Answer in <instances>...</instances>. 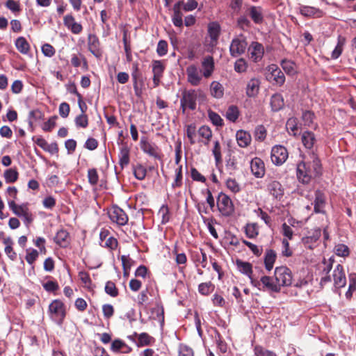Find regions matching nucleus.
Listing matches in <instances>:
<instances>
[{"mask_svg":"<svg viewBox=\"0 0 356 356\" xmlns=\"http://www.w3.org/2000/svg\"><path fill=\"white\" fill-rule=\"evenodd\" d=\"M333 262L334 260L332 259L328 260L323 259L322 263L318 264L319 275L321 276L320 285L323 286L327 283H330L332 277L334 289H339L346 286V277L343 266L341 264H337L333 270L332 275L330 274L332 268Z\"/></svg>","mask_w":356,"mask_h":356,"instance_id":"nucleus-1","label":"nucleus"},{"mask_svg":"<svg viewBox=\"0 0 356 356\" xmlns=\"http://www.w3.org/2000/svg\"><path fill=\"white\" fill-rule=\"evenodd\" d=\"M321 173V161L313 150L307 161H302L297 165V177L304 184H309L312 178Z\"/></svg>","mask_w":356,"mask_h":356,"instance_id":"nucleus-2","label":"nucleus"},{"mask_svg":"<svg viewBox=\"0 0 356 356\" xmlns=\"http://www.w3.org/2000/svg\"><path fill=\"white\" fill-rule=\"evenodd\" d=\"M48 312L51 321L59 326L63 325L66 316V309L61 300H53L49 305Z\"/></svg>","mask_w":356,"mask_h":356,"instance_id":"nucleus-3","label":"nucleus"},{"mask_svg":"<svg viewBox=\"0 0 356 356\" xmlns=\"http://www.w3.org/2000/svg\"><path fill=\"white\" fill-rule=\"evenodd\" d=\"M203 96V93L200 90H196L191 89L184 90L182 92L181 98L180 99V106L182 113L184 114L187 108L194 111L196 109V101L197 97Z\"/></svg>","mask_w":356,"mask_h":356,"instance_id":"nucleus-4","label":"nucleus"},{"mask_svg":"<svg viewBox=\"0 0 356 356\" xmlns=\"http://www.w3.org/2000/svg\"><path fill=\"white\" fill-rule=\"evenodd\" d=\"M218 211L224 216H230L234 211V207L230 197L223 193H220L217 197Z\"/></svg>","mask_w":356,"mask_h":356,"instance_id":"nucleus-5","label":"nucleus"},{"mask_svg":"<svg viewBox=\"0 0 356 356\" xmlns=\"http://www.w3.org/2000/svg\"><path fill=\"white\" fill-rule=\"evenodd\" d=\"M275 278L280 289L281 286H288L292 284V273L286 266L277 267L275 270Z\"/></svg>","mask_w":356,"mask_h":356,"instance_id":"nucleus-6","label":"nucleus"},{"mask_svg":"<svg viewBox=\"0 0 356 356\" xmlns=\"http://www.w3.org/2000/svg\"><path fill=\"white\" fill-rule=\"evenodd\" d=\"M266 79L277 84L280 86H282L285 82V76L282 70L274 64L270 65L266 68Z\"/></svg>","mask_w":356,"mask_h":356,"instance_id":"nucleus-7","label":"nucleus"},{"mask_svg":"<svg viewBox=\"0 0 356 356\" xmlns=\"http://www.w3.org/2000/svg\"><path fill=\"white\" fill-rule=\"evenodd\" d=\"M247 45L248 43L243 35L234 38L229 47L231 56L233 57H238L244 54L247 48Z\"/></svg>","mask_w":356,"mask_h":356,"instance_id":"nucleus-8","label":"nucleus"},{"mask_svg":"<svg viewBox=\"0 0 356 356\" xmlns=\"http://www.w3.org/2000/svg\"><path fill=\"white\" fill-rule=\"evenodd\" d=\"M289 153L286 147L282 145H275L271 149L270 158L272 162L276 165H282L287 159Z\"/></svg>","mask_w":356,"mask_h":356,"instance_id":"nucleus-9","label":"nucleus"},{"mask_svg":"<svg viewBox=\"0 0 356 356\" xmlns=\"http://www.w3.org/2000/svg\"><path fill=\"white\" fill-rule=\"evenodd\" d=\"M108 216L111 221L118 225H125L128 222V216L119 207L113 206L108 211Z\"/></svg>","mask_w":356,"mask_h":356,"instance_id":"nucleus-10","label":"nucleus"},{"mask_svg":"<svg viewBox=\"0 0 356 356\" xmlns=\"http://www.w3.org/2000/svg\"><path fill=\"white\" fill-rule=\"evenodd\" d=\"M141 149L150 156L161 159L160 149L154 143L149 142L146 137H142L140 141Z\"/></svg>","mask_w":356,"mask_h":356,"instance_id":"nucleus-11","label":"nucleus"},{"mask_svg":"<svg viewBox=\"0 0 356 356\" xmlns=\"http://www.w3.org/2000/svg\"><path fill=\"white\" fill-rule=\"evenodd\" d=\"M187 81L193 86H198L202 80L201 72L195 65H191L186 68Z\"/></svg>","mask_w":356,"mask_h":356,"instance_id":"nucleus-12","label":"nucleus"},{"mask_svg":"<svg viewBox=\"0 0 356 356\" xmlns=\"http://www.w3.org/2000/svg\"><path fill=\"white\" fill-rule=\"evenodd\" d=\"M299 13L305 17L321 18L325 15V12L318 8L309 6H300Z\"/></svg>","mask_w":356,"mask_h":356,"instance_id":"nucleus-13","label":"nucleus"},{"mask_svg":"<svg viewBox=\"0 0 356 356\" xmlns=\"http://www.w3.org/2000/svg\"><path fill=\"white\" fill-rule=\"evenodd\" d=\"M261 81L257 78H252L247 83L245 95L250 98L256 97L260 90Z\"/></svg>","mask_w":356,"mask_h":356,"instance_id":"nucleus-14","label":"nucleus"},{"mask_svg":"<svg viewBox=\"0 0 356 356\" xmlns=\"http://www.w3.org/2000/svg\"><path fill=\"white\" fill-rule=\"evenodd\" d=\"M248 51L251 59L255 63L261 60L264 54L263 45L258 42H252L248 48Z\"/></svg>","mask_w":356,"mask_h":356,"instance_id":"nucleus-15","label":"nucleus"},{"mask_svg":"<svg viewBox=\"0 0 356 356\" xmlns=\"http://www.w3.org/2000/svg\"><path fill=\"white\" fill-rule=\"evenodd\" d=\"M88 45L89 51L97 58L102 56L100 42L97 35L89 34L88 37Z\"/></svg>","mask_w":356,"mask_h":356,"instance_id":"nucleus-16","label":"nucleus"},{"mask_svg":"<svg viewBox=\"0 0 356 356\" xmlns=\"http://www.w3.org/2000/svg\"><path fill=\"white\" fill-rule=\"evenodd\" d=\"M250 168L252 174L257 178H261L265 174V165L264 161L258 157L252 159Z\"/></svg>","mask_w":356,"mask_h":356,"instance_id":"nucleus-17","label":"nucleus"},{"mask_svg":"<svg viewBox=\"0 0 356 356\" xmlns=\"http://www.w3.org/2000/svg\"><path fill=\"white\" fill-rule=\"evenodd\" d=\"M63 24L74 34H79L83 30L81 24L77 23L72 15H67L64 17Z\"/></svg>","mask_w":356,"mask_h":356,"instance_id":"nucleus-18","label":"nucleus"},{"mask_svg":"<svg viewBox=\"0 0 356 356\" xmlns=\"http://www.w3.org/2000/svg\"><path fill=\"white\" fill-rule=\"evenodd\" d=\"M321 230L319 228L314 229L309 233V235L302 238V242L305 247L313 249L314 244L320 238Z\"/></svg>","mask_w":356,"mask_h":356,"instance_id":"nucleus-19","label":"nucleus"},{"mask_svg":"<svg viewBox=\"0 0 356 356\" xmlns=\"http://www.w3.org/2000/svg\"><path fill=\"white\" fill-rule=\"evenodd\" d=\"M248 11L254 24H260L264 22V10L261 6H251Z\"/></svg>","mask_w":356,"mask_h":356,"instance_id":"nucleus-20","label":"nucleus"},{"mask_svg":"<svg viewBox=\"0 0 356 356\" xmlns=\"http://www.w3.org/2000/svg\"><path fill=\"white\" fill-rule=\"evenodd\" d=\"M268 191L275 198L280 200L284 195V188L277 181H270L267 186Z\"/></svg>","mask_w":356,"mask_h":356,"instance_id":"nucleus-21","label":"nucleus"},{"mask_svg":"<svg viewBox=\"0 0 356 356\" xmlns=\"http://www.w3.org/2000/svg\"><path fill=\"white\" fill-rule=\"evenodd\" d=\"M325 194L317 190L315 191V200H314V212L315 213H324V207L325 206Z\"/></svg>","mask_w":356,"mask_h":356,"instance_id":"nucleus-22","label":"nucleus"},{"mask_svg":"<svg viewBox=\"0 0 356 356\" xmlns=\"http://www.w3.org/2000/svg\"><path fill=\"white\" fill-rule=\"evenodd\" d=\"M202 67L203 69V76L205 78L211 76L214 70V61L213 57L208 56L204 58L202 61Z\"/></svg>","mask_w":356,"mask_h":356,"instance_id":"nucleus-23","label":"nucleus"},{"mask_svg":"<svg viewBox=\"0 0 356 356\" xmlns=\"http://www.w3.org/2000/svg\"><path fill=\"white\" fill-rule=\"evenodd\" d=\"M208 33L211 38V44L216 43L220 33V26L216 22H213L208 25Z\"/></svg>","mask_w":356,"mask_h":356,"instance_id":"nucleus-24","label":"nucleus"},{"mask_svg":"<svg viewBox=\"0 0 356 356\" xmlns=\"http://www.w3.org/2000/svg\"><path fill=\"white\" fill-rule=\"evenodd\" d=\"M181 3H183V1H178L173 7V15L172 19L174 25L177 27H181L183 26V14L181 12Z\"/></svg>","mask_w":356,"mask_h":356,"instance_id":"nucleus-25","label":"nucleus"},{"mask_svg":"<svg viewBox=\"0 0 356 356\" xmlns=\"http://www.w3.org/2000/svg\"><path fill=\"white\" fill-rule=\"evenodd\" d=\"M130 149L127 144H123L120 147L119 157V164L122 168H124L129 163Z\"/></svg>","mask_w":356,"mask_h":356,"instance_id":"nucleus-26","label":"nucleus"},{"mask_svg":"<svg viewBox=\"0 0 356 356\" xmlns=\"http://www.w3.org/2000/svg\"><path fill=\"white\" fill-rule=\"evenodd\" d=\"M150 318L158 321L161 325L164 323V309L163 305L157 302L154 307L151 309Z\"/></svg>","mask_w":356,"mask_h":356,"instance_id":"nucleus-27","label":"nucleus"},{"mask_svg":"<svg viewBox=\"0 0 356 356\" xmlns=\"http://www.w3.org/2000/svg\"><path fill=\"white\" fill-rule=\"evenodd\" d=\"M236 138L237 140L238 145L241 147H248L251 142V136L250 134L243 130H239L236 134Z\"/></svg>","mask_w":356,"mask_h":356,"instance_id":"nucleus-28","label":"nucleus"},{"mask_svg":"<svg viewBox=\"0 0 356 356\" xmlns=\"http://www.w3.org/2000/svg\"><path fill=\"white\" fill-rule=\"evenodd\" d=\"M8 206L10 209L12 210V211L19 217H22L29 211L27 204L18 205L14 200L8 201Z\"/></svg>","mask_w":356,"mask_h":356,"instance_id":"nucleus-29","label":"nucleus"},{"mask_svg":"<svg viewBox=\"0 0 356 356\" xmlns=\"http://www.w3.org/2000/svg\"><path fill=\"white\" fill-rule=\"evenodd\" d=\"M54 242L62 248H65L69 244V234L66 230L58 231L54 237Z\"/></svg>","mask_w":356,"mask_h":356,"instance_id":"nucleus-30","label":"nucleus"},{"mask_svg":"<svg viewBox=\"0 0 356 356\" xmlns=\"http://www.w3.org/2000/svg\"><path fill=\"white\" fill-rule=\"evenodd\" d=\"M302 143L305 148L312 149L316 138L314 134L312 131H304L302 134Z\"/></svg>","mask_w":356,"mask_h":356,"instance_id":"nucleus-31","label":"nucleus"},{"mask_svg":"<svg viewBox=\"0 0 356 356\" xmlns=\"http://www.w3.org/2000/svg\"><path fill=\"white\" fill-rule=\"evenodd\" d=\"M261 282L264 287L273 292L279 293L280 291V285L277 282L275 283L272 277L269 276H262L261 277Z\"/></svg>","mask_w":356,"mask_h":356,"instance_id":"nucleus-32","label":"nucleus"},{"mask_svg":"<svg viewBox=\"0 0 356 356\" xmlns=\"http://www.w3.org/2000/svg\"><path fill=\"white\" fill-rule=\"evenodd\" d=\"M270 106L273 111H278L284 106V98L281 94L276 93L270 98Z\"/></svg>","mask_w":356,"mask_h":356,"instance_id":"nucleus-33","label":"nucleus"},{"mask_svg":"<svg viewBox=\"0 0 356 356\" xmlns=\"http://www.w3.org/2000/svg\"><path fill=\"white\" fill-rule=\"evenodd\" d=\"M346 42V40L345 37L339 35L337 38V44L332 52L331 57L332 59H337L341 55Z\"/></svg>","mask_w":356,"mask_h":356,"instance_id":"nucleus-34","label":"nucleus"},{"mask_svg":"<svg viewBox=\"0 0 356 356\" xmlns=\"http://www.w3.org/2000/svg\"><path fill=\"white\" fill-rule=\"evenodd\" d=\"M210 92L213 97L220 99L224 95V88L219 82L212 81L210 86Z\"/></svg>","mask_w":356,"mask_h":356,"instance_id":"nucleus-35","label":"nucleus"},{"mask_svg":"<svg viewBox=\"0 0 356 356\" xmlns=\"http://www.w3.org/2000/svg\"><path fill=\"white\" fill-rule=\"evenodd\" d=\"M276 259V253L273 250H268L266 251L264 258V264L266 270L270 271L273 269L274 263Z\"/></svg>","mask_w":356,"mask_h":356,"instance_id":"nucleus-36","label":"nucleus"},{"mask_svg":"<svg viewBox=\"0 0 356 356\" xmlns=\"http://www.w3.org/2000/svg\"><path fill=\"white\" fill-rule=\"evenodd\" d=\"M15 47L17 49L23 54H26L30 49V45L24 37H19L15 40Z\"/></svg>","mask_w":356,"mask_h":356,"instance_id":"nucleus-37","label":"nucleus"},{"mask_svg":"<svg viewBox=\"0 0 356 356\" xmlns=\"http://www.w3.org/2000/svg\"><path fill=\"white\" fill-rule=\"evenodd\" d=\"M3 177L6 183H15L19 177V173L16 168H8L3 172Z\"/></svg>","mask_w":356,"mask_h":356,"instance_id":"nucleus-38","label":"nucleus"},{"mask_svg":"<svg viewBox=\"0 0 356 356\" xmlns=\"http://www.w3.org/2000/svg\"><path fill=\"white\" fill-rule=\"evenodd\" d=\"M198 134L204 140H201L205 145H208L212 137V131L209 127L202 126L198 129Z\"/></svg>","mask_w":356,"mask_h":356,"instance_id":"nucleus-39","label":"nucleus"},{"mask_svg":"<svg viewBox=\"0 0 356 356\" xmlns=\"http://www.w3.org/2000/svg\"><path fill=\"white\" fill-rule=\"evenodd\" d=\"M121 261L124 276L127 277L129 275V271L131 266L134 264V261L130 258L129 255H122L121 257Z\"/></svg>","mask_w":356,"mask_h":356,"instance_id":"nucleus-40","label":"nucleus"},{"mask_svg":"<svg viewBox=\"0 0 356 356\" xmlns=\"http://www.w3.org/2000/svg\"><path fill=\"white\" fill-rule=\"evenodd\" d=\"M286 127L291 134L296 136L299 130L298 120L296 118H290L288 119Z\"/></svg>","mask_w":356,"mask_h":356,"instance_id":"nucleus-41","label":"nucleus"},{"mask_svg":"<svg viewBox=\"0 0 356 356\" xmlns=\"http://www.w3.org/2000/svg\"><path fill=\"white\" fill-rule=\"evenodd\" d=\"M281 66L288 75H293L296 73V64L290 60H282Z\"/></svg>","mask_w":356,"mask_h":356,"instance_id":"nucleus-42","label":"nucleus"},{"mask_svg":"<svg viewBox=\"0 0 356 356\" xmlns=\"http://www.w3.org/2000/svg\"><path fill=\"white\" fill-rule=\"evenodd\" d=\"M239 116V111L237 106H230L225 114L226 118L230 122H235Z\"/></svg>","mask_w":356,"mask_h":356,"instance_id":"nucleus-43","label":"nucleus"},{"mask_svg":"<svg viewBox=\"0 0 356 356\" xmlns=\"http://www.w3.org/2000/svg\"><path fill=\"white\" fill-rule=\"evenodd\" d=\"M246 236L250 238H254L259 234V227L257 223H248L245 227Z\"/></svg>","mask_w":356,"mask_h":356,"instance_id":"nucleus-44","label":"nucleus"},{"mask_svg":"<svg viewBox=\"0 0 356 356\" xmlns=\"http://www.w3.org/2000/svg\"><path fill=\"white\" fill-rule=\"evenodd\" d=\"M236 264L238 268H239V270L242 273L250 277V275H252V265L248 262H245L239 260H237Z\"/></svg>","mask_w":356,"mask_h":356,"instance_id":"nucleus-45","label":"nucleus"},{"mask_svg":"<svg viewBox=\"0 0 356 356\" xmlns=\"http://www.w3.org/2000/svg\"><path fill=\"white\" fill-rule=\"evenodd\" d=\"M214 285L211 282L201 283L198 286V291L204 296H207L214 290Z\"/></svg>","mask_w":356,"mask_h":356,"instance_id":"nucleus-46","label":"nucleus"},{"mask_svg":"<svg viewBox=\"0 0 356 356\" xmlns=\"http://www.w3.org/2000/svg\"><path fill=\"white\" fill-rule=\"evenodd\" d=\"M138 346H148L154 341V338L146 332H143L138 336Z\"/></svg>","mask_w":356,"mask_h":356,"instance_id":"nucleus-47","label":"nucleus"},{"mask_svg":"<svg viewBox=\"0 0 356 356\" xmlns=\"http://www.w3.org/2000/svg\"><path fill=\"white\" fill-rule=\"evenodd\" d=\"M165 66L161 60H154L152 63L153 74L157 76H163Z\"/></svg>","mask_w":356,"mask_h":356,"instance_id":"nucleus-48","label":"nucleus"},{"mask_svg":"<svg viewBox=\"0 0 356 356\" xmlns=\"http://www.w3.org/2000/svg\"><path fill=\"white\" fill-rule=\"evenodd\" d=\"M254 353L255 356H277L274 352L259 345L254 346Z\"/></svg>","mask_w":356,"mask_h":356,"instance_id":"nucleus-49","label":"nucleus"},{"mask_svg":"<svg viewBox=\"0 0 356 356\" xmlns=\"http://www.w3.org/2000/svg\"><path fill=\"white\" fill-rule=\"evenodd\" d=\"M147 174L146 168L142 165H137L134 168V175L138 180H143Z\"/></svg>","mask_w":356,"mask_h":356,"instance_id":"nucleus-50","label":"nucleus"},{"mask_svg":"<svg viewBox=\"0 0 356 356\" xmlns=\"http://www.w3.org/2000/svg\"><path fill=\"white\" fill-rule=\"evenodd\" d=\"M105 292L111 297H117L118 296V289L114 282L108 281L105 286Z\"/></svg>","mask_w":356,"mask_h":356,"instance_id":"nucleus-51","label":"nucleus"},{"mask_svg":"<svg viewBox=\"0 0 356 356\" xmlns=\"http://www.w3.org/2000/svg\"><path fill=\"white\" fill-rule=\"evenodd\" d=\"M75 124L77 127L86 128L88 125V118L86 114H80L75 118Z\"/></svg>","mask_w":356,"mask_h":356,"instance_id":"nucleus-52","label":"nucleus"},{"mask_svg":"<svg viewBox=\"0 0 356 356\" xmlns=\"http://www.w3.org/2000/svg\"><path fill=\"white\" fill-rule=\"evenodd\" d=\"M334 251L337 255L340 257H347L350 253L349 248L344 244L336 245Z\"/></svg>","mask_w":356,"mask_h":356,"instance_id":"nucleus-53","label":"nucleus"},{"mask_svg":"<svg viewBox=\"0 0 356 356\" xmlns=\"http://www.w3.org/2000/svg\"><path fill=\"white\" fill-rule=\"evenodd\" d=\"M266 137V129L263 125H259L255 128L254 130V138L255 140L259 141H263Z\"/></svg>","mask_w":356,"mask_h":356,"instance_id":"nucleus-54","label":"nucleus"},{"mask_svg":"<svg viewBox=\"0 0 356 356\" xmlns=\"http://www.w3.org/2000/svg\"><path fill=\"white\" fill-rule=\"evenodd\" d=\"M88 182L91 186H95L99 181V175L95 168H91L88 170Z\"/></svg>","mask_w":356,"mask_h":356,"instance_id":"nucleus-55","label":"nucleus"},{"mask_svg":"<svg viewBox=\"0 0 356 356\" xmlns=\"http://www.w3.org/2000/svg\"><path fill=\"white\" fill-rule=\"evenodd\" d=\"M202 219L204 223L207 226V228H208L211 235L213 237H214L215 238H218V233H217L215 227L212 225L213 219L207 218L203 216H202Z\"/></svg>","mask_w":356,"mask_h":356,"instance_id":"nucleus-56","label":"nucleus"},{"mask_svg":"<svg viewBox=\"0 0 356 356\" xmlns=\"http://www.w3.org/2000/svg\"><path fill=\"white\" fill-rule=\"evenodd\" d=\"M26 255L25 257V259L27 261V263L30 265H33V264L35 262V261L38 259L39 256V252L38 250L35 249H32L31 251L30 250H26Z\"/></svg>","mask_w":356,"mask_h":356,"instance_id":"nucleus-57","label":"nucleus"},{"mask_svg":"<svg viewBox=\"0 0 356 356\" xmlns=\"http://www.w3.org/2000/svg\"><path fill=\"white\" fill-rule=\"evenodd\" d=\"M158 215L161 217L162 224L168 222L170 220L169 209L168 206L163 205L158 213Z\"/></svg>","mask_w":356,"mask_h":356,"instance_id":"nucleus-58","label":"nucleus"},{"mask_svg":"<svg viewBox=\"0 0 356 356\" xmlns=\"http://www.w3.org/2000/svg\"><path fill=\"white\" fill-rule=\"evenodd\" d=\"M212 152L215 157L216 163L221 162V161H222L221 148H220V143L218 140H216L214 142V146L212 149Z\"/></svg>","mask_w":356,"mask_h":356,"instance_id":"nucleus-59","label":"nucleus"},{"mask_svg":"<svg viewBox=\"0 0 356 356\" xmlns=\"http://www.w3.org/2000/svg\"><path fill=\"white\" fill-rule=\"evenodd\" d=\"M124 348H128V346L120 339L114 340L111 346V350L115 353L122 350Z\"/></svg>","mask_w":356,"mask_h":356,"instance_id":"nucleus-60","label":"nucleus"},{"mask_svg":"<svg viewBox=\"0 0 356 356\" xmlns=\"http://www.w3.org/2000/svg\"><path fill=\"white\" fill-rule=\"evenodd\" d=\"M6 6L14 13H18L21 11L19 3L15 0H8L6 3Z\"/></svg>","mask_w":356,"mask_h":356,"instance_id":"nucleus-61","label":"nucleus"},{"mask_svg":"<svg viewBox=\"0 0 356 356\" xmlns=\"http://www.w3.org/2000/svg\"><path fill=\"white\" fill-rule=\"evenodd\" d=\"M282 234L286 237L285 239L288 241L292 240L293 238V231L292 228L285 222L282 225Z\"/></svg>","mask_w":356,"mask_h":356,"instance_id":"nucleus-62","label":"nucleus"},{"mask_svg":"<svg viewBox=\"0 0 356 356\" xmlns=\"http://www.w3.org/2000/svg\"><path fill=\"white\" fill-rule=\"evenodd\" d=\"M248 67L247 63L243 58L238 59L234 63V70L238 73L246 71Z\"/></svg>","mask_w":356,"mask_h":356,"instance_id":"nucleus-63","label":"nucleus"},{"mask_svg":"<svg viewBox=\"0 0 356 356\" xmlns=\"http://www.w3.org/2000/svg\"><path fill=\"white\" fill-rule=\"evenodd\" d=\"M156 52L160 56H163L168 53V43L165 40H160L158 42Z\"/></svg>","mask_w":356,"mask_h":356,"instance_id":"nucleus-64","label":"nucleus"}]
</instances>
